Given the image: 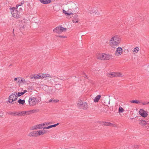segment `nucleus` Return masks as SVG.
Listing matches in <instances>:
<instances>
[{
  "mask_svg": "<svg viewBox=\"0 0 149 149\" xmlns=\"http://www.w3.org/2000/svg\"><path fill=\"white\" fill-rule=\"evenodd\" d=\"M26 82L25 80L23 78H21L20 83H25Z\"/></svg>",
  "mask_w": 149,
  "mask_h": 149,
  "instance_id": "c756f323",
  "label": "nucleus"
},
{
  "mask_svg": "<svg viewBox=\"0 0 149 149\" xmlns=\"http://www.w3.org/2000/svg\"><path fill=\"white\" fill-rule=\"evenodd\" d=\"M20 78V77H18L17 78V77L15 78L14 79L13 81L14 82L15 81H16L17 80V79H19Z\"/></svg>",
  "mask_w": 149,
  "mask_h": 149,
  "instance_id": "72a5a7b5",
  "label": "nucleus"
},
{
  "mask_svg": "<svg viewBox=\"0 0 149 149\" xmlns=\"http://www.w3.org/2000/svg\"><path fill=\"white\" fill-rule=\"evenodd\" d=\"M66 29L62 27L61 26H59L56 27L53 30V32L58 34H60L63 31H66Z\"/></svg>",
  "mask_w": 149,
  "mask_h": 149,
  "instance_id": "6e6552de",
  "label": "nucleus"
},
{
  "mask_svg": "<svg viewBox=\"0 0 149 149\" xmlns=\"http://www.w3.org/2000/svg\"><path fill=\"white\" fill-rule=\"evenodd\" d=\"M141 104H142L143 105H146L149 104V102H141Z\"/></svg>",
  "mask_w": 149,
  "mask_h": 149,
  "instance_id": "473e14b6",
  "label": "nucleus"
},
{
  "mask_svg": "<svg viewBox=\"0 0 149 149\" xmlns=\"http://www.w3.org/2000/svg\"><path fill=\"white\" fill-rule=\"evenodd\" d=\"M53 100H52V99H51L49 101V102H50L52 101H53Z\"/></svg>",
  "mask_w": 149,
  "mask_h": 149,
  "instance_id": "a19ab883",
  "label": "nucleus"
},
{
  "mask_svg": "<svg viewBox=\"0 0 149 149\" xmlns=\"http://www.w3.org/2000/svg\"><path fill=\"white\" fill-rule=\"evenodd\" d=\"M24 1H22L19 4H17L15 8H17L19 6H21L22 4H24Z\"/></svg>",
  "mask_w": 149,
  "mask_h": 149,
  "instance_id": "bb28decb",
  "label": "nucleus"
},
{
  "mask_svg": "<svg viewBox=\"0 0 149 149\" xmlns=\"http://www.w3.org/2000/svg\"><path fill=\"white\" fill-rule=\"evenodd\" d=\"M31 79H34V76H33V75H31L29 77Z\"/></svg>",
  "mask_w": 149,
  "mask_h": 149,
  "instance_id": "c9c22d12",
  "label": "nucleus"
},
{
  "mask_svg": "<svg viewBox=\"0 0 149 149\" xmlns=\"http://www.w3.org/2000/svg\"><path fill=\"white\" fill-rule=\"evenodd\" d=\"M139 50V48L138 47H136L132 50V52L134 54H136L138 53Z\"/></svg>",
  "mask_w": 149,
  "mask_h": 149,
  "instance_id": "a211bd4d",
  "label": "nucleus"
},
{
  "mask_svg": "<svg viewBox=\"0 0 149 149\" xmlns=\"http://www.w3.org/2000/svg\"><path fill=\"white\" fill-rule=\"evenodd\" d=\"M19 116H24L26 115V111H19Z\"/></svg>",
  "mask_w": 149,
  "mask_h": 149,
  "instance_id": "393cba45",
  "label": "nucleus"
},
{
  "mask_svg": "<svg viewBox=\"0 0 149 149\" xmlns=\"http://www.w3.org/2000/svg\"><path fill=\"white\" fill-rule=\"evenodd\" d=\"M27 92V91L26 90H24V92H19L17 94V97L18 96H21V95L24 94L25 93H26V92Z\"/></svg>",
  "mask_w": 149,
  "mask_h": 149,
  "instance_id": "b1692460",
  "label": "nucleus"
},
{
  "mask_svg": "<svg viewBox=\"0 0 149 149\" xmlns=\"http://www.w3.org/2000/svg\"><path fill=\"white\" fill-rule=\"evenodd\" d=\"M26 115H28L31 114V110L26 111Z\"/></svg>",
  "mask_w": 149,
  "mask_h": 149,
  "instance_id": "2f4dec72",
  "label": "nucleus"
},
{
  "mask_svg": "<svg viewBox=\"0 0 149 149\" xmlns=\"http://www.w3.org/2000/svg\"><path fill=\"white\" fill-rule=\"evenodd\" d=\"M31 114L35 113H37L39 111V110L38 109H34L31 110Z\"/></svg>",
  "mask_w": 149,
  "mask_h": 149,
  "instance_id": "c85d7f7f",
  "label": "nucleus"
},
{
  "mask_svg": "<svg viewBox=\"0 0 149 149\" xmlns=\"http://www.w3.org/2000/svg\"><path fill=\"white\" fill-rule=\"evenodd\" d=\"M11 114L15 116H19V111L17 112V111H15L13 112Z\"/></svg>",
  "mask_w": 149,
  "mask_h": 149,
  "instance_id": "a878e982",
  "label": "nucleus"
},
{
  "mask_svg": "<svg viewBox=\"0 0 149 149\" xmlns=\"http://www.w3.org/2000/svg\"><path fill=\"white\" fill-rule=\"evenodd\" d=\"M38 136L43 135L46 133L45 131L44 130H38Z\"/></svg>",
  "mask_w": 149,
  "mask_h": 149,
  "instance_id": "6ab92c4d",
  "label": "nucleus"
},
{
  "mask_svg": "<svg viewBox=\"0 0 149 149\" xmlns=\"http://www.w3.org/2000/svg\"><path fill=\"white\" fill-rule=\"evenodd\" d=\"M56 37H57L64 38H67V36H62V35H58L56 36Z\"/></svg>",
  "mask_w": 149,
  "mask_h": 149,
  "instance_id": "7c9ffc66",
  "label": "nucleus"
},
{
  "mask_svg": "<svg viewBox=\"0 0 149 149\" xmlns=\"http://www.w3.org/2000/svg\"><path fill=\"white\" fill-rule=\"evenodd\" d=\"M25 26L24 25L23 26H22V28H24L25 27Z\"/></svg>",
  "mask_w": 149,
  "mask_h": 149,
  "instance_id": "37998d69",
  "label": "nucleus"
},
{
  "mask_svg": "<svg viewBox=\"0 0 149 149\" xmlns=\"http://www.w3.org/2000/svg\"><path fill=\"white\" fill-rule=\"evenodd\" d=\"M39 102V100L34 97H30L28 100L29 104L31 107L35 106Z\"/></svg>",
  "mask_w": 149,
  "mask_h": 149,
  "instance_id": "39448f33",
  "label": "nucleus"
},
{
  "mask_svg": "<svg viewBox=\"0 0 149 149\" xmlns=\"http://www.w3.org/2000/svg\"><path fill=\"white\" fill-rule=\"evenodd\" d=\"M121 37L118 35H115L112 37L109 40V45L112 48H115L120 44Z\"/></svg>",
  "mask_w": 149,
  "mask_h": 149,
  "instance_id": "f257e3e1",
  "label": "nucleus"
},
{
  "mask_svg": "<svg viewBox=\"0 0 149 149\" xmlns=\"http://www.w3.org/2000/svg\"><path fill=\"white\" fill-rule=\"evenodd\" d=\"M146 122L143 120H142L140 121L139 123V124L141 126H144L146 125Z\"/></svg>",
  "mask_w": 149,
  "mask_h": 149,
  "instance_id": "412c9836",
  "label": "nucleus"
},
{
  "mask_svg": "<svg viewBox=\"0 0 149 149\" xmlns=\"http://www.w3.org/2000/svg\"><path fill=\"white\" fill-rule=\"evenodd\" d=\"M107 76L110 78L115 77H122L123 76V74L120 72H112L108 73Z\"/></svg>",
  "mask_w": 149,
  "mask_h": 149,
  "instance_id": "423d86ee",
  "label": "nucleus"
},
{
  "mask_svg": "<svg viewBox=\"0 0 149 149\" xmlns=\"http://www.w3.org/2000/svg\"><path fill=\"white\" fill-rule=\"evenodd\" d=\"M15 7L10 8V13L13 17L15 18L18 19L20 17L19 12L17 10Z\"/></svg>",
  "mask_w": 149,
  "mask_h": 149,
  "instance_id": "20e7f679",
  "label": "nucleus"
},
{
  "mask_svg": "<svg viewBox=\"0 0 149 149\" xmlns=\"http://www.w3.org/2000/svg\"><path fill=\"white\" fill-rule=\"evenodd\" d=\"M123 54V49L121 47H119L116 48L114 54L116 57H119L121 56Z\"/></svg>",
  "mask_w": 149,
  "mask_h": 149,
  "instance_id": "1a4fd4ad",
  "label": "nucleus"
},
{
  "mask_svg": "<svg viewBox=\"0 0 149 149\" xmlns=\"http://www.w3.org/2000/svg\"><path fill=\"white\" fill-rule=\"evenodd\" d=\"M34 76V79H41V74H35Z\"/></svg>",
  "mask_w": 149,
  "mask_h": 149,
  "instance_id": "5701e85b",
  "label": "nucleus"
},
{
  "mask_svg": "<svg viewBox=\"0 0 149 149\" xmlns=\"http://www.w3.org/2000/svg\"><path fill=\"white\" fill-rule=\"evenodd\" d=\"M124 110L122 107H120L118 109V113H121L124 112Z\"/></svg>",
  "mask_w": 149,
  "mask_h": 149,
  "instance_id": "cd10ccee",
  "label": "nucleus"
},
{
  "mask_svg": "<svg viewBox=\"0 0 149 149\" xmlns=\"http://www.w3.org/2000/svg\"><path fill=\"white\" fill-rule=\"evenodd\" d=\"M111 55L104 53H97L96 55V57L98 59L101 60H109L111 58Z\"/></svg>",
  "mask_w": 149,
  "mask_h": 149,
  "instance_id": "f03ea898",
  "label": "nucleus"
},
{
  "mask_svg": "<svg viewBox=\"0 0 149 149\" xmlns=\"http://www.w3.org/2000/svg\"><path fill=\"white\" fill-rule=\"evenodd\" d=\"M18 102L19 104L23 105L25 103V100L19 99L18 100Z\"/></svg>",
  "mask_w": 149,
  "mask_h": 149,
  "instance_id": "4be33fe9",
  "label": "nucleus"
},
{
  "mask_svg": "<svg viewBox=\"0 0 149 149\" xmlns=\"http://www.w3.org/2000/svg\"><path fill=\"white\" fill-rule=\"evenodd\" d=\"M72 21L73 22L75 23H77L79 21L78 16L77 15H75L72 18Z\"/></svg>",
  "mask_w": 149,
  "mask_h": 149,
  "instance_id": "4468645a",
  "label": "nucleus"
},
{
  "mask_svg": "<svg viewBox=\"0 0 149 149\" xmlns=\"http://www.w3.org/2000/svg\"><path fill=\"white\" fill-rule=\"evenodd\" d=\"M17 99V93L15 92L11 93L8 98L7 102L11 104H14Z\"/></svg>",
  "mask_w": 149,
  "mask_h": 149,
  "instance_id": "7ed1b4c3",
  "label": "nucleus"
},
{
  "mask_svg": "<svg viewBox=\"0 0 149 149\" xmlns=\"http://www.w3.org/2000/svg\"><path fill=\"white\" fill-rule=\"evenodd\" d=\"M63 13L65 14V15H66V14H67V12H66L65 10H63Z\"/></svg>",
  "mask_w": 149,
  "mask_h": 149,
  "instance_id": "e433bc0d",
  "label": "nucleus"
},
{
  "mask_svg": "<svg viewBox=\"0 0 149 149\" xmlns=\"http://www.w3.org/2000/svg\"><path fill=\"white\" fill-rule=\"evenodd\" d=\"M101 96L100 95H98L96 96L93 99V101L94 102H98L101 98Z\"/></svg>",
  "mask_w": 149,
  "mask_h": 149,
  "instance_id": "dca6fc26",
  "label": "nucleus"
},
{
  "mask_svg": "<svg viewBox=\"0 0 149 149\" xmlns=\"http://www.w3.org/2000/svg\"><path fill=\"white\" fill-rule=\"evenodd\" d=\"M40 1L44 4H47L51 2V0H39Z\"/></svg>",
  "mask_w": 149,
  "mask_h": 149,
  "instance_id": "2eb2a0df",
  "label": "nucleus"
},
{
  "mask_svg": "<svg viewBox=\"0 0 149 149\" xmlns=\"http://www.w3.org/2000/svg\"><path fill=\"white\" fill-rule=\"evenodd\" d=\"M53 101L54 102H57L59 101H58V100H54Z\"/></svg>",
  "mask_w": 149,
  "mask_h": 149,
  "instance_id": "ea45409f",
  "label": "nucleus"
},
{
  "mask_svg": "<svg viewBox=\"0 0 149 149\" xmlns=\"http://www.w3.org/2000/svg\"><path fill=\"white\" fill-rule=\"evenodd\" d=\"M77 105L78 108L80 109H86L88 108L87 103L86 102H83L82 100L78 101Z\"/></svg>",
  "mask_w": 149,
  "mask_h": 149,
  "instance_id": "0eeeda50",
  "label": "nucleus"
},
{
  "mask_svg": "<svg viewBox=\"0 0 149 149\" xmlns=\"http://www.w3.org/2000/svg\"><path fill=\"white\" fill-rule=\"evenodd\" d=\"M110 123H106V125H109Z\"/></svg>",
  "mask_w": 149,
  "mask_h": 149,
  "instance_id": "58836bf2",
  "label": "nucleus"
},
{
  "mask_svg": "<svg viewBox=\"0 0 149 149\" xmlns=\"http://www.w3.org/2000/svg\"><path fill=\"white\" fill-rule=\"evenodd\" d=\"M52 78V76L50 74L46 73L41 74V79L46 78Z\"/></svg>",
  "mask_w": 149,
  "mask_h": 149,
  "instance_id": "ddd939ff",
  "label": "nucleus"
},
{
  "mask_svg": "<svg viewBox=\"0 0 149 149\" xmlns=\"http://www.w3.org/2000/svg\"><path fill=\"white\" fill-rule=\"evenodd\" d=\"M139 113L141 116L144 118L147 117L148 114V112L144 110L143 109H140L139 111Z\"/></svg>",
  "mask_w": 149,
  "mask_h": 149,
  "instance_id": "9b49d317",
  "label": "nucleus"
},
{
  "mask_svg": "<svg viewBox=\"0 0 149 149\" xmlns=\"http://www.w3.org/2000/svg\"><path fill=\"white\" fill-rule=\"evenodd\" d=\"M59 123H58L56 124H54V125H49L47 127H44L43 128V129H49V128H51L52 127H56V126L58 125H59Z\"/></svg>",
  "mask_w": 149,
  "mask_h": 149,
  "instance_id": "f3484780",
  "label": "nucleus"
},
{
  "mask_svg": "<svg viewBox=\"0 0 149 149\" xmlns=\"http://www.w3.org/2000/svg\"><path fill=\"white\" fill-rule=\"evenodd\" d=\"M29 136H38V131L31 132L29 134Z\"/></svg>",
  "mask_w": 149,
  "mask_h": 149,
  "instance_id": "f8f14e48",
  "label": "nucleus"
},
{
  "mask_svg": "<svg viewBox=\"0 0 149 149\" xmlns=\"http://www.w3.org/2000/svg\"><path fill=\"white\" fill-rule=\"evenodd\" d=\"M49 123H45L42 124H41L37 125L32 127V129L33 130H37L40 129H42L45 125L49 124Z\"/></svg>",
  "mask_w": 149,
  "mask_h": 149,
  "instance_id": "9d476101",
  "label": "nucleus"
},
{
  "mask_svg": "<svg viewBox=\"0 0 149 149\" xmlns=\"http://www.w3.org/2000/svg\"><path fill=\"white\" fill-rule=\"evenodd\" d=\"M73 13H67V14H66V15H73Z\"/></svg>",
  "mask_w": 149,
  "mask_h": 149,
  "instance_id": "f704fd0d",
  "label": "nucleus"
},
{
  "mask_svg": "<svg viewBox=\"0 0 149 149\" xmlns=\"http://www.w3.org/2000/svg\"><path fill=\"white\" fill-rule=\"evenodd\" d=\"M17 82L19 83H20V81L21 80V77H20V78L19 79H17Z\"/></svg>",
  "mask_w": 149,
  "mask_h": 149,
  "instance_id": "4c0bfd02",
  "label": "nucleus"
},
{
  "mask_svg": "<svg viewBox=\"0 0 149 149\" xmlns=\"http://www.w3.org/2000/svg\"><path fill=\"white\" fill-rule=\"evenodd\" d=\"M130 102L132 103H135L137 104H141V101H139L137 100H133L130 101Z\"/></svg>",
  "mask_w": 149,
  "mask_h": 149,
  "instance_id": "aec40b11",
  "label": "nucleus"
},
{
  "mask_svg": "<svg viewBox=\"0 0 149 149\" xmlns=\"http://www.w3.org/2000/svg\"><path fill=\"white\" fill-rule=\"evenodd\" d=\"M22 8H20L19 9V11L20 10L22 11Z\"/></svg>",
  "mask_w": 149,
  "mask_h": 149,
  "instance_id": "79ce46f5",
  "label": "nucleus"
}]
</instances>
